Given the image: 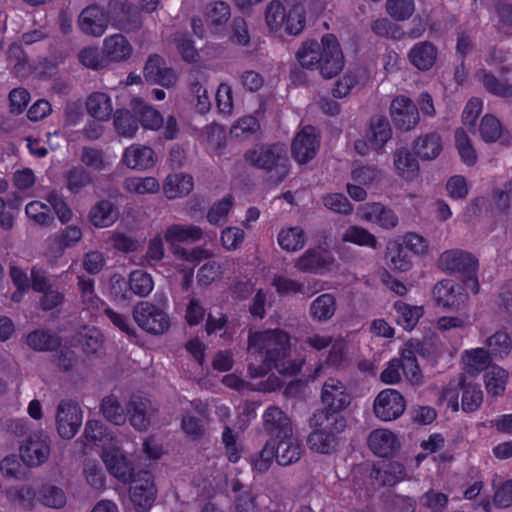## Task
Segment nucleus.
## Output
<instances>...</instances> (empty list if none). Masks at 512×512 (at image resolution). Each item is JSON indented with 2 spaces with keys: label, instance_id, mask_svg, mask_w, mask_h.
I'll use <instances>...</instances> for the list:
<instances>
[{
  "label": "nucleus",
  "instance_id": "1",
  "mask_svg": "<svg viewBox=\"0 0 512 512\" xmlns=\"http://www.w3.org/2000/svg\"><path fill=\"white\" fill-rule=\"evenodd\" d=\"M289 335L280 330L255 332L248 338V353L255 356V362L248 364V372L252 378L266 375L272 368L280 373L295 374L299 366L286 358L289 355Z\"/></svg>",
  "mask_w": 512,
  "mask_h": 512
},
{
  "label": "nucleus",
  "instance_id": "2",
  "mask_svg": "<svg viewBox=\"0 0 512 512\" xmlns=\"http://www.w3.org/2000/svg\"><path fill=\"white\" fill-rule=\"evenodd\" d=\"M129 9L126 0H110L108 15L98 5H90L83 9L79 15V28L86 35L100 37L107 30L111 19L117 28L130 30L131 28L124 16L128 14Z\"/></svg>",
  "mask_w": 512,
  "mask_h": 512
},
{
  "label": "nucleus",
  "instance_id": "3",
  "mask_svg": "<svg viewBox=\"0 0 512 512\" xmlns=\"http://www.w3.org/2000/svg\"><path fill=\"white\" fill-rule=\"evenodd\" d=\"M309 426L313 429L307 438L309 448L321 454H330L336 450L338 435L346 429L347 420L344 416H328L322 411L311 415Z\"/></svg>",
  "mask_w": 512,
  "mask_h": 512
},
{
  "label": "nucleus",
  "instance_id": "4",
  "mask_svg": "<svg viewBox=\"0 0 512 512\" xmlns=\"http://www.w3.org/2000/svg\"><path fill=\"white\" fill-rule=\"evenodd\" d=\"M458 390L462 392L461 409L466 413L478 410L483 402V392L480 385L467 382L464 374H459L457 379L450 381L449 385L443 390V397L454 412L459 410Z\"/></svg>",
  "mask_w": 512,
  "mask_h": 512
},
{
  "label": "nucleus",
  "instance_id": "5",
  "mask_svg": "<svg viewBox=\"0 0 512 512\" xmlns=\"http://www.w3.org/2000/svg\"><path fill=\"white\" fill-rule=\"evenodd\" d=\"M137 325L151 335L166 333L171 325L169 315L161 307L149 301L138 302L132 310Z\"/></svg>",
  "mask_w": 512,
  "mask_h": 512
},
{
  "label": "nucleus",
  "instance_id": "6",
  "mask_svg": "<svg viewBox=\"0 0 512 512\" xmlns=\"http://www.w3.org/2000/svg\"><path fill=\"white\" fill-rule=\"evenodd\" d=\"M246 160L264 170H276L282 177L287 173V149L284 144L262 145L248 151Z\"/></svg>",
  "mask_w": 512,
  "mask_h": 512
},
{
  "label": "nucleus",
  "instance_id": "7",
  "mask_svg": "<svg viewBox=\"0 0 512 512\" xmlns=\"http://www.w3.org/2000/svg\"><path fill=\"white\" fill-rule=\"evenodd\" d=\"M320 399L323 407L313 413L323 411L328 416H343L341 412L351 404L352 395L343 382L336 378H328L322 385Z\"/></svg>",
  "mask_w": 512,
  "mask_h": 512
},
{
  "label": "nucleus",
  "instance_id": "8",
  "mask_svg": "<svg viewBox=\"0 0 512 512\" xmlns=\"http://www.w3.org/2000/svg\"><path fill=\"white\" fill-rule=\"evenodd\" d=\"M83 421V411L76 401L61 400L56 408L55 422L58 435L65 440L72 439Z\"/></svg>",
  "mask_w": 512,
  "mask_h": 512
},
{
  "label": "nucleus",
  "instance_id": "9",
  "mask_svg": "<svg viewBox=\"0 0 512 512\" xmlns=\"http://www.w3.org/2000/svg\"><path fill=\"white\" fill-rule=\"evenodd\" d=\"M438 266L445 272L459 277L474 294L480 290L476 258H439Z\"/></svg>",
  "mask_w": 512,
  "mask_h": 512
},
{
  "label": "nucleus",
  "instance_id": "10",
  "mask_svg": "<svg viewBox=\"0 0 512 512\" xmlns=\"http://www.w3.org/2000/svg\"><path fill=\"white\" fill-rule=\"evenodd\" d=\"M344 67V55L337 38L333 34L323 36V47L316 70L325 79L338 75Z\"/></svg>",
  "mask_w": 512,
  "mask_h": 512
},
{
  "label": "nucleus",
  "instance_id": "11",
  "mask_svg": "<svg viewBox=\"0 0 512 512\" xmlns=\"http://www.w3.org/2000/svg\"><path fill=\"white\" fill-rule=\"evenodd\" d=\"M392 130L386 118L376 117L370 122L365 138L355 141L354 147L358 154L367 155L371 150L381 151L390 140Z\"/></svg>",
  "mask_w": 512,
  "mask_h": 512
},
{
  "label": "nucleus",
  "instance_id": "12",
  "mask_svg": "<svg viewBox=\"0 0 512 512\" xmlns=\"http://www.w3.org/2000/svg\"><path fill=\"white\" fill-rule=\"evenodd\" d=\"M130 500L138 511L151 508L156 498L154 479L149 471H142L131 479Z\"/></svg>",
  "mask_w": 512,
  "mask_h": 512
},
{
  "label": "nucleus",
  "instance_id": "13",
  "mask_svg": "<svg viewBox=\"0 0 512 512\" xmlns=\"http://www.w3.org/2000/svg\"><path fill=\"white\" fill-rule=\"evenodd\" d=\"M319 147L320 137L316 129L306 125L296 133L292 141V156L299 164H306L316 156Z\"/></svg>",
  "mask_w": 512,
  "mask_h": 512
},
{
  "label": "nucleus",
  "instance_id": "14",
  "mask_svg": "<svg viewBox=\"0 0 512 512\" xmlns=\"http://www.w3.org/2000/svg\"><path fill=\"white\" fill-rule=\"evenodd\" d=\"M356 216L360 221L376 224L386 230L394 229L399 223L396 212L379 202L365 203L358 206Z\"/></svg>",
  "mask_w": 512,
  "mask_h": 512
},
{
  "label": "nucleus",
  "instance_id": "15",
  "mask_svg": "<svg viewBox=\"0 0 512 512\" xmlns=\"http://www.w3.org/2000/svg\"><path fill=\"white\" fill-rule=\"evenodd\" d=\"M405 407L404 397L395 389L382 390L373 404L376 417L383 421L399 418L404 413Z\"/></svg>",
  "mask_w": 512,
  "mask_h": 512
},
{
  "label": "nucleus",
  "instance_id": "16",
  "mask_svg": "<svg viewBox=\"0 0 512 512\" xmlns=\"http://www.w3.org/2000/svg\"><path fill=\"white\" fill-rule=\"evenodd\" d=\"M50 455V440L43 433L31 434L20 447V457L28 466H39Z\"/></svg>",
  "mask_w": 512,
  "mask_h": 512
},
{
  "label": "nucleus",
  "instance_id": "17",
  "mask_svg": "<svg viewBox=\"0 0 512 512\" xmlns=\"http://www.w3.org/2000/svg\"><path fill=\"white\" fill-rule=\"evenodd\" d=\"M386 252L391 256L423 255L428 253V243L421 235L408 232L390 239Z\"/></svg>",
  "mask_w": 512,
  "mask_h": 512
},
{
  "label": "nucleus",
  "instance_id": "18",
  "mask_svg": "<svg viewBox=\"0 0 512 512\" xmlns=\"http://www.w3.org/2000/svg\"><path fill=\"white\" fill-rule=\"evenodd\" d=\"M126 409L130 424L138 431H146L157 412L149 399L136 395L130 398Z\"/></svg>",
  "mask_w": 512,
  "mask_h": 512
},
{
  "label": "nucleus",
  "instance_id": "19",
  "mask_svg": "<svg viewBox=\"0 0 512 512\" xmlns=\"http://www.w3.org/2000/svg\"><path fill=\"white\" fill-rule=\"evenodd\" d=\"M395 125L404 130L413 129L419 122V112L412 100L404 95L395 97L390 106Z\"/></svg>",
  "mask_w": 512,
  "mask_h": 512
},
{
  "label": "nucleus",
  "instance_id": "20",
  "mask_svg": "<svg viewBox=\"0 0 512 512\" xmlns=\"http://www.w3.org/2000/svg\"><path fill=\"white\" fill-rule=\"evenodd\" d=\"M121 162L129 169L145 171L156 164L157 157L151 147L142 144H131L124 150Z\"/></svg>",
  "mask_w": 512,
  "mask_h": 512
},
{
  "label": "nucleus",
  "instance_id": "21",
  "mask_svg": "<svg viewBox=\"0 0 512 512\" xmlns=\"http://www.w3.org/2000/svg\"><path fill=\"white\" fill-rule=\"evenodd\" d=\"M143 74L152 84H159L166 88L173 87L177 82V75L171 68L165 66V61L159 55H151L147 59Z\"/></svg>",
  "mask_w": 512,
  "mask_h": 512
},
{
  "label": "nucleus",
  "instance_id": "22",
  "mask_svg": "<svg viewBox=\"0 0 512 512\" xmlns=\"http://www.w3.org/2000/svg\"><path fill=\"white\" fill-rule=\"evenodd\" d=\"M264 431L272 438L292 436V423L287 414L277 406L268 407L263 414Z\"/></svg>",
  "mask_w": 512,
  "mask_h": 512
},
{
  "label": "nucleus",
  "instance_id": "23",
  "mask_svg": "<svg viewBox=\"0 0 512 512\" xmlns=\"http://www.w3.org/2000/svg\"><path fill=\"white\" fill-rule=\"evenodd\" d=\"M432 296L436 306L449 310H459L467 300V294L455 287L449 281L443 280L435 284Z\"/></svg>",
  "mask_w": 512,
  "mask_h": 512
},
{
  "label": "nucleus",
  "instance_id": "24",
  "mask_svg": "<svg viewBox=\"0 0 512 512\" xmlns=\"http://www.w3.org/2000/svg\"><path fill=\"white\" fill-rule=\"evenodd\" d=\"M102 53L107 64L127 61L133 54V46L122 34L116 33L107 36L103 41Z\"/></svg>",
  "mask_w": 512,
  "mask_h": 512
},
{
  "label": "nucleus",
  "instance_id": "25",
  "mask_svg": "<svg viewBox=\"0 0 512 512\" xmlns=\"http://www.w3.org/2000/svg\"><path fill=\"white\" fill-rule=\"evenodd\" d=\"M230 17V6L224 1H212L204 7L203 18L212 34H220Z\"/></svg>",
  "mask_w": 512,
  "mask_h": 512
},
{
  "label": "nucleus",
  "instance_id": "26",
  "mask_svg": "<svg viewBox=\"0 0 512 512\" xmlns=\"http://www.w3.org/2000/svg\"><path fill=\"white\" fill-rule=\"evenodd\" d=\"M415 155L422 161H432L443 151L442 137L436 132L420 135L413 143Z\"/></svg>",
  "mask_w": 512,
  "mask_h": 512
},
{
  "label": "nucleus",
  "instance_id": "27",
  "mask_svg": "<svg viewBox=\"0 0 512 512\" xmlns=\"http://www.w3.org/2000/svg\"><path fill=\"white\" fill-rule=\"evenodd\" d=\"M368 446L375 455L388 457L399 448V442L393 432L387 429H376L369 434Z\"/></svg>",
  "mask_w": 512,
  "mask_h": 512
},
{
  "label": "nucleus",
  "instance_id": "28",
  "mask_svg": "<svg viewBox=\"0 0 512 512\" xmlns=\"http://www.w3.org/2000/svg\"><path fill=\"white\" fill-rule=\"evenodd\" d=\"M193 189V177L185 173L169 174L163 182V193L170 200L186 197Z\"/></svg>",
  "mask_w": 512,
  "mask_h": 512
},
{
  "label": "nucleus",
  "instance_id": "29",
  "mask_svg": "<svg viewBox=\"0 0 512 512\" xmlns=\"http://www.w3.org/2000/svg\"><path fill=\"white\" fill-rule=\"evenodd\" d=\"M130 106L132 112L139 117L138 121L144 129L157 131L163 127L164 119L161 113L150 104L140 98H134Z\"/></svg>",
  "mask_w": 512,
  "mask_h": 512
},
{
  "label": "nucleus",
  "instance_id": "30",
  "mask_svg": "<svg viewBox=\"0 0 512 512\" xmlns=\"http://www.w3.org/2000/svg\"><path fill=\"white\" fill-rule=\"evenodd\" d=\"M207 77L208 74L204 68H197L192 71L190 90L193 96L195 109L202 114L208 112L211 108L208 90L204 85Z\"/></svg>",
  "mask_w": 512,
  "mask_h": 512
},
{
  "label": "nucleus",
  "instance_id": "31",
  "mask_svg": "<svg viewBox=\"0 0 512 512\" xmlns=\"http://www.w3.org/2000/svg\"><path fill=\"white\" fill-rule=\"evenodd\" d=\"M89 116L97 121H109L113 113V103L110 95L105 92H92L85 102Z\"/></svg>",
  "mask_w": 512,
  "mask_h": 512
},
{
  "label": "nucleus",
  "instance_id": "32",
  "mask_svg": "<svg viewBox=\"0 0 512 512\" xmlns=\"http://www.w3.org/2000/svg\"><path fill=\"white\" fill-rule=\"evenodd\" d=\"M438 50L428 41L416 43L409 51L408 58L411 64L421 71L430 70L436 62Z\"/></svg>",
  "mask_w": 512,
  "mask_h": 512
},
{
  "label": "nucleus",
  "instance_id": "33",
  "mask_svg": "<svg viewBox=\"0 0 512 512\" xmlns=\"http://www.w3.org/2000/svg\"><path fill=\"white\" fill-rule=\"evenodd\" d=\"M102 460L111 475L127 481L132 477V468L126 457L117 449L103 451Z\"/></svg>",
  "mask_w": 512,
  "mask_h": 512
},
{
  "label": "nucleus",
  "instance_id": "34",
  "mask_svg": "<svg viewBox=\"0 0 512 512\" xmlns=\"http://www.w3.org/2000/svg\"><path fill=\"white\" fill-rule=\"evenodd\" d=\"M394 167L401 178L413 181L419 172V163L407 148H398L393 154Z\"/></svg>",
  "mask_w": 512,
  "mask_h": 512
},
{
  "label": "nucleus",
  "instance_id": "35",
  "mask_svg": "<svg viewBox=\"0 0 512 512\" xmlns=\"http://www.w3.org/2000/svg\"><path fill=\"white\" fill-rule=\"evenodd\" d=\"M119 211L109 200L97 202L89 212L90 222L98 228H105L113 225L118 219Z\"/></svg>",
  "mask_w": 512,
  "mask_h": 512
},
{
  "label": "nucleus",
  "instance_id": "36",
  "mask_svg": "<svg viewBox=\"0 0 512 512\" xmlns=\"http://www.w3.org/2000/svg\"><path fill=\"white\" fill-rule=\"evenodd\" d=\"M103 246L107 251H117L121 253H136L141 244L138 240L124 233L117 231H108L103 240Z\"/></svg>",
  "mask_w": 512,
  "mask_h": 512
},
{
  "label": "nucleus",
  "instance_id": "37",
  "mask_svg": "<svg viewBox=\"0 0 512 512\" xmlns=\"http://www.w3.org/2000/svg\"><path fill=\"white\" fill-rule=\"evenodd\" d=\"M27 345L35 351H55L61 346V338L48 330L36 329L26 337Z\"/></svg>",
  "mask_w": 512,
  "mask_h": 512
},
{
  "label": "nucleus",
  "instance_id": "38",
  "mask_svg": "<svg viewBox=\"0 0 512 512\" xmlns=\"http://www.w3.org/2000/svg\"><path fill=\"white\" fill-rule=\"evenodd\" d=\"M323 47V37L320 42L308 40L302 43L296 52L300 66L307 70H316Z\"/></svg>",
  "mask_w": 512,
  "mask_h": 512
},
{
  "label": "nucleus",
  "instance_id": "39",
  "mask_svg": "<svg viewBox=\"0 0 512 512\" xmlns=\"http://www.w3.org/2000/svg\"><path fill=\"white\" fill-rule=\"evenodd\" d=\"M113 124L117 134L124 138H134L139 130V121L134 113L122 108L113 114Z\"/></svg>",
  "mask_w": 512,
  "mask_h": 512
},
{
  "label": "nucleus",
  "instance_id": "40",
  "mask_svg": "<svg viewBox=\"0 0 512 512\" xmlns=\"http://www.w3.org/2000/svg\"><path fill=\"white\" fill-rule=\"evenodd\" d=\"M301 446L293 435L286 438H279L277 446H275V459L281 466H288L300 459Z\"/></svg>",
  "mask_w": 512,
  "mask_h": 512
},
{
  "label": "nucleus",
  "instance_id": "41",
  "mask_svg": "<svg viewBox=\"0 0 512 512\" xmlns=\"http://www.w3.org/2000/svg\"><path fill=\"white\" fill-rule=\"evenodd\" d=\"M278 244L289 253L302 249L306 243V235L300 226L282 228L278 233Z\"/></svg>",
  "mask_w": 512,
  "mask_h": 512
},
{
  "label": "nucleus",
  "instance_id": "42",
  "mask_svg": "<svg viewBox=\"0 0 512 512\" xmlns=\"http://www.w3.org/2000/svg\"><path fill=\"white\" fill-rule=\"evenodd\" d=\"M201 228L194 225H172L165 231L166 244L174 248L176 242L194 241L202 237ZM174 253L176 251L172 250Z\"/></svg>",
  "mask_w": 512,
  "mask_h": 512
},
{
  "label": "nucleus",
  "instance_id": "43",
  "mask_svg": "<svg viewBox=\"0 0 512 512\" xmlns=\"http://www.w3.org/2000/svg\"><path fill=\"white\" fill-rule=\"evenodd\" d=\"M289 7L285 12V29L288 34L297 35L305 26V11L300 0H285Z\"/></svg>",
  "mask_w": 512,
  "mask_h": 512
},
{
  "label": "nucleus",
  "instance_id": "44",
  "mask_svg": "<svg viewBox=\"0 0 512 512\" xmlns=\"http://www.w3.org/2000/svg\"><path fill=\"white\" fill-rule=\"evenodd\" d=\"M100 412L107 421L114 425L122 426L126 423L127 413L117 396L113 394L107 395L102 399Z\"/></svg>",
  "mask_w": 512,
  "mask_h": 512
},
{
  "label": "nucleus",
  "instance_id": "45",
  "mask_svg": "<svg viewBox=\"0 0 512 512\" xmlns=\"http://www.w3.org/2000/svg\"><path fill=\"white\" fill-rule=\"evenodd\" d=\"M394 309L396 311V322L407 331L412 330L423 315L422 306H411L403 301H396Z\"/></svg>",
  "mask_w": 512,
  "mask_h": 512
},
{
  "label": "nucleus",
  "instance_id": "46",
  "mask_svg": "<svg viewBox=\"0 0 512 512\" xmlns=\"http://www.w3.org/2000/svg\"><path fill=\"white\" fill-rule=\"evenodd\" d=\"M336 311V299L332 294L318 296L310 305V316L318 322H325L333 317Z\"/></svg>",
  "mask_w": 512,
  "mask_h": 512
},
{
  "label": "nucleus",
  "instance_id": "47",
  "mask_svg": "<svg viewBox=\"0 0 512 512\" xmlns=\"http://www.w3.org/2000/svg\"><path fill=\"white\" fill-rule=\"evenodd\" d=\"M415 352L423 354V346L417 343L413 346V349H405L399 359L401 364V370L405 377L411 382L418 384L421 380V372L417 364Z\"/></svg>",
  "mask_w": 512,
  "mask_h": 512
},
{
  "label": "nucleus",
  "instance_id": "48",
  "mask_svg": "<svg viewBox=\"0 0 512 512\" xmlns=\"http://www.w3.org/2000/svg\"><path fill=\"white\" fill-rule=\"evenodd\" d=\"M124 188L127 192L138 195L156 194L160 190V183L152 176H134L125 179Z\"/></svg>",
  "mask_w": 512,
  "mask_h": 512
},
{
  "label": "nucleus",
  "instance_id": "49",
  "mask_svg": "<svg viewBox=\"0 0 512 512\" xmlns=\"http://www.w3.org/2000/svg\"><path fill=\"white\" fill-rule=\"evenodd\" d=\"M342 241L373 249H376L378 245L375 235L367 229L357 225H351L344 231L342 234Z\"/></svg>",
  "mask_w": 512,
  "mask_h": 512
},
{
  "label": "nucleus",
  "instance_id": "50",
  "mask_svg": "<svg viewBox=\"0 0 512 512\" xmlns=\"http://www.w3.org/2000/svg\"><path fill=\"white\" fill-rule=\"evenodd\" d=\"M82 238V231L77 226H69L62 233L49 239V246L54 253H61L74 246Z\"/></svg>",
  "mask_w": 512,
  "mask_h": 512
},
{
  "label": "nucleus",
  "instance_id": "51",
  "mask_svg": "<svg viewBox=\"0 0 512 512\" xmlns=\"http://www.w3.org/2000/svg\"><path fill=\"white\" fill-rule=\"evenodd\" d=\"M375 474L383 486H394L407 477L404 465L397 461L389 462L383 469L376 470Z\"/></svg>",
  "mask_w": 512,
  "mask_h": 512
},
{
  "label": "nucleus",
  "instance_id": "52",
  "mask_svg": "<svg viewBox=\"0 0 512 512\" xmlns=\"http://www.w3.org/2000/svg\"><path fill=\"white\" fill-rule=\"evenodd\" d=\"M508 372L499 366H492L484 375V382L488 394L502 395L505 391Z\"/></svg>",
  "mask_w": 512,
  "mask_h": 512
},
{
  "label": "nucleus",
  "instance_id": "53",
  "mask_svg": "<svg viewBox=\"0 0 512 512\" xmlns=\"http://www.w3.org/2000/svg\"><path fill=\"white\" fill-rule=\"evenodd\" d=\"M364 77L361 71H348L335 83L332 94L335 98H343L350 94L352 89L358 86Z\"/></svg>",
  "mask_w": 512,
  "mask_h": 512
},
{
  "label": "nucleus",
  "instance_id": "54",
  "mask_svg": "<svg viewBox=\"0 0 512 512\" xmlns=\"http://www.w3.org/2000/svg\"><path fill=\"white\" fill-rule=\"evenodd\" d=\"M475 78L482 82L488 92L496 96L509 97L512 95V85L498 81L493 75L486 73L482 69L475 73Z\"/></svg>",
  "mask_w": 512,
  "mask_h": 512
},
{
  "label": "nucleus",
  "instance_id": "55",
  "mask_svg": "<svg viewBox=\"0 0 512 512\" xmlns=\"http://www.w3.org/2000/svg\"><path fill=\"white\" fill-rule=\"evenodd\" d=\"M480 136L487 143L496 142L503 134L500 121L492 114H486L480 122Z\"/></svg>",
  "mask_w": 512,
  "mask_h": 512
},
{
  "label": "nucleus",
  "instance_id": "56",
  "mask_svg": "<svg viewBox=\"0 0 512 512\" xmlns=\"http://www.w3.org/2000/svg\"><path fill=\"white\" fill-rule=\"evenodd\" d=\"M455 145L461 160L468 166H473L477 161V154L466 132L459 128L455 131Z\"/></svg>",
  "mask_w": 512,
  "mask_h": 512
},
{
  "label": "nucleus",
  "instance_id": "57",
  "mask_svg": "<svg viewBox=\"0 0 512 512\" xmlns=\"http://www.w3.org/2000/svg\"><path fill=\"white\" fill-rule=\"evenodd\" d=\"M488 352L492 357L503 358L510 353L511 339L509 335L503 331H497L486 340Z\"/></svg>",
  "mask_w": 512,
  "mask_h": 512
},
{
  "label": "nucleus",
  "instance_id": "58",
  "mask_svg": "<svg viewBox=\"0 0 512 512\" xmlns=\"http://www.w3.org/2000/svg\"><path fill=\"white\" fill-rule=\"evenodd\" d=\"M333 264V258H297L294 266L304 273L324 274Z\"/></svg>",
  "mask_w": 512,
  "mask_h": 512
},
{
  "label": "nucleus",
  "instance_id": "59",
  "mask_svg": "<svg viewBox=\"0 0 512 512\" xmlns=\"http://www.w3.org/2000/svg\"><path fill=\"white\" fill-rule=\"evenodd\" d=\"M40 501L50 508H61L66 503V495L64 491L54 485L44 484L39 491Z\"/></svg>",
  "mask_w": 512,
  "mask_h": 512
},
{
  "label": "nucleus",
  "instance_id": "60",
  "mask_svg": "<svg viewBox=\"0 0 512 512\" xmlns=\"http://www.w3.org/2000/svg\"><path fill=\"white\" fill-rule=\"evenodd\" d=\"M205 139L207 149L210 152L220 155L226 144V133L223 127L217 124H210L205 128Z\"/></svg>",
  "mask_w": 512,
  "mask_h": 512
},
{
  "label": "nucleus",
  "instance_id": "61",
  "mask_svg": "<svg viewBox=\"0 0 512 512\" xmlns=\"http://www.w3.org/2000/svg\"><path fill=\"white\" fill-rule=\"evenodd\" d=\"M491 357L484 348H476L465 352L464 361L469 372H480L489 366Z\"/></svg>",
  "mask_w": 512,
  "mask_h": 512
},
{
  "label": "nucleus",
  "instance_id": "62",
  "mask_svg": "<svg viewBox=\"0 0 512 512\" xmlns=\"http://www.w3.org/2000/svg\"><path fill=\"white\" fill-rule=\"evenodd\" d=\"M129 280L133 295L146 297L153 289L151 276L142 270L132 271Z\"/></svg>",
  "mask_w": 512,
  "mask_h": 512
},
{
  "label": "nucleus",
  "instance_id": "63",
  "mask_svg": "<svg viewBox=\"0 0 512 512\" xmlns=\"http://www.w3.org/2000/svg\"><path fill=\"white\" fill-rule=\"evenodd\" d=\"M25 213L39 225H48L53 220L49 206L40 201L29 202L25 207Z\"/></svg>",
  "mask_w": 512,
  "mask_h": 512
},
{
  "label": "nucleus",
  "instance_id": "64",
  "mask_svg": "<svg viewBox=\"0 0 512 512\" xmlns=\"http://www.w3.org/2000/svg\"><path fill=\"white\" fill-rule=\"evenodd\" d=\"M78 58L83 66L93 70L101 69L108 65L104 54H101L96 47L82 49Z\"/></svg>",
  "mask_w": 512,
  "mask_h": 512
}]
</instances>
